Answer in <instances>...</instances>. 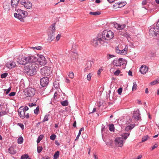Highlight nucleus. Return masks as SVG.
I'll use <instances>...</instances> for the list:
<instances>
[{
	"label": "nucleus",
	"mask_w": 159,
	"mask_h": 159,
	"mask_svg": "<svg viewBox=\"0 0 159 159\" xmlns=\"http://www.w3.org/2000/svg\"><path fill=\"white\" fill-rule=\"evenodd\" d=\"M91 43L93 46L96 47L99 44H102L104 43L102 40L101 36L98 34L96 38L91 41Z\"/></svg>",
	"instance_id": "nucleus-3"
},
{
	"label": "nucleus",
	"mask_w": 159,
	"mask_h": 159,
	"mask_svg": "<svg viewBox=\"0 0 159 159\" xmlns=\"http://www.w3.org/2000/svg\"><path fill=\"white\" fill-rule=\"evenodd\" d=\"M158 81H157V80H156L153 81H152L150 83V84L151 85H154L155 84H156L157 83H159V82H158Z\"/></svg>",
	"instance_id": "nucleus-48"
},
{
	"label": "nucleus",
	"mask_w": 159,
	"mask_h": 159,
	"mask_svg": "<svg viewBox=\"0 0 159 159\" xmlns=\"http://www.w3.org/2000/svg\"><path fill=\"white\" fill-rule=\"evenodd\" d=\"M22 16L24 18H25V17L27 15L28 13L27 12L25 11H23V12H22Z\"/></svg>",
	"instance_id": "nucleus-41"
},
{
	"label": "nucleus",
	"mask_w": 159,
	"mask_h": 159,
	"mask_svg": "<svg viewBox=\"0 0 159 159\" xmlns=\"http://www.w3.org/2000/svg\"><path fill=\"white\" fill-rule=\"evenodd\" d=\"M25 57H19L17 60V62L20 64L25 65Z\"/></svg>",
	"instance_id": "nucleus-20"
},
{
	"label": "nucleus",
	"mask_w": 159,
	"mask_h": 159,
	"mask_svg": "<svg viewBox=\"0 0 159 159\" xmlns=\"http://www.w3.org/2000/svg\"><path fill=\"white\" fill-rule=\"evenodd\" d=\"M159 29L157 27H152L149 30V34L150 35L153 37L157 36L159 34Z\"/></svg>",
	"instance_id": "nucleus-6"
},
{
	"label": "nucleus",
	"mask_w": 159,
	"mask_h": 159,
	"mask_svg": "<svg viewBox=\"0 0 159 159\" xmlns=\"http://www.w3.org/2000/svg\"><path fill=\"white\" fill-rule=\"evenodd\" d=\"M36 90L34 88H28L25 91V95L27 97L33 96L35 93Z\"/></svg>",
	"instance_id": "nucleus-5"
},
{
	"label": "nucleus",
	"mask_w": 159,
	"mask_h": 159,
	"mask_svg": "<svg viewBox=\"0 0 159 159\" xmlns=\"http://www.w3.org/2000/svg\"><path fill=\"white\" fill-rule=\"evenodd\" d=\"M29 157V155L28 154H25L21 156V159H27Z\"/></svg>",
	"instance_id": "nucleus-37"
},
{
	"label": "nucleus",
	"mask_w": 159,
	"mask_h": 159,
	"mask_svg": "<svg viewBox=\"0 0 159 159\" xmlns=\"http://www.w3.org/2000/svg\"><path fill=\"white\" fill-rule=\"evenodd\" d=\"M133 117L137 120H139L141 117L140 111L138 109H137L136 111H134L133 114Z\"/></svg>",
	"instance_id": "nucleus-12"
},
{
	"label": "nucleus",
	"mask_w": 159,
	"mask_h": 159,
	"mask_svg": "<svg viewBox=\"0 0 159 159\" xmlns=\"http://www.w3.org/2000/svg\"><path fill=\"white\" fill-rule=\"evenodd\" d=\"M100 14L101 13L99 11H96L95 12L91 11L89 12L90 14L94 16L98 15H100Z\"/></svg>",
	"instance_id": "nucleus-32"
},
{
	"label": "nucleus",
	"mask_w": 159,
	"mask_h": 159,
	"mask_svg": "<svg viewBox=\"0 0 159 159\" xmlns=\"http://www.w3.org/2000/svg\"><path fill=\"white\" fill-rule=\"evenodd\" d=\"M93 62L90 61H88L87 62L84 69V72H87L89 70H90L92 65Z\"/></svg>",
	"instance_id": "nucleus-15"
},
{
	"label": "nucleus",
	"mask_w": 159,
	"mask_h": 159,
	"mask_svg": "<svg viewBox=\"0 0 159 159\" xmlns=\"http://www.w3.org/2000/svg\"><path fill=\"white\" fill-rule=\"evenodd\" d=\"M33 48L37 50H41L42 49V47L41 46H37L34 47Z\"/></svg>",
	"instance_id": "nucleus-54"
},
{
	"label": "nucleus",
	"mask_w": 159,
	"mask_h": 159,
	"mask_svg": "<svg viewBox=\"0 0 159 159\" xmlns=\"http://www.w3.org/2000/svg\"><path fill=\"white\" fill-rule=\"evenodd\" d=\"M103 70V69H102V68H101L99 69L98 70L97 74L98 75H99L101 73V71Z\"/></svg>",
	"instance_id": "nucleus-59"
},
{
	"label": "nucleus",
	"mask_w": 159,
	"mask_h": 159,
	"mask_svg": "<svg viewBox=\"0 0 159 159\" xmlns=\"http://www.w3.org/2000/svg\"><path fill=\"white\" fill-rule=\"evenodd\" d=\"M39 107L38 106L34 110V113L37 115L39 114Z\"/></svg>",
	"instance_id": "nucleus-36"
},
{
	"label": "nucleus",
	"mask_w": 159,
	"mask_h": 159,
	"mask_svg": "<svg viewBox=\"0 0 159 159\" xmlns=\"http://www.w3.org/2000/svg\"><path fill=\"white\" fill-rule=\"evenodd\" d=\"M114 57V55H111L110 54H107V58L108 59H110L111 58H112Z\"/></svg>",
	"instance_id": "nucleus-49"
},
{
	"label": "nucleus",
	"mask_w": 159,
	"mask_h": 159,
	"mask_svg": "<svg viewBox=\"0 0 159 159\" xmlns=\"http://www.w3.org/2000/svg\"><path fill=\"white\" fill-rule=\"evenodd\" d=\"M38 59V60L37 61L39 64L41 66L45 65L47 63L45 57L43 56H41Z\"/></svg>",
	"instance_id": "nucleus-10"
},
{
	"label": "nucleus",
	"mask_w": 159,
	"mask_h": 159,
	"mask_svg": "<svg viewBox=\"0 0 159 159\" xmlns=\"http://www.w3.org/2000/svg\"><path fill=\"white\" fill-rule=\"evenodd\" d=\"M22 108V107H21L18 110V112L20 118L22 119H24L25 117V112L22 110V108Z\"/></svg>",
	"instance_id": "nucleus-17"
},
{
	"label": "nucleus",
	"mask_w": 159,
	"mask_h": 159,
	"mask_svg": "<svg viewBox=\"0 0 159 159\" xmlns=\"http://www.w3.org/2000/svg\"><path fill=\"white\" fill-rule=\"evenodd\" d=\"M11 90V88L10 87L7 89H4L5 92H6V94H8L10 92Z\"/></svg>",
	"instance_id": "nucleus-50"
},
{
	"label": "nucleus",
	"mask_w": 159,
	"mask_h": 159,
	"mask_svg": "<svg viewBox=\"0 0 159 159\" xmlns=\"http://www.w3.org/2000/svg\"><path fill=\"white\" fill-rule=\"evenodd\" d=\"M36 105L35 103H30L29 104V106L30 107H32L34 106H36Z\"/></svg>",
	"instance_id": "nucleus-62"
},
{
	"label": "nucleus",
	"mask_w": 159,
	"mask_h": 159,
	"mask_svg": "<svg viewBox=\"0 0 159 159\" xmlns=\"http://www.w3.org/2000/svg\"><path fill=\"white\" fill-rule=\"evenodd\" d=\"M59 156V151H57L54 154L53 156L54 159H57Z\"/></svg>",
	"instance_id": "nucleus-29"
},
{
	"label": "nucleus",
	"mask_w": 159,
	"mask_h": 159,
	"mask_svg": "<svg viewBox=\"0 0 159 159\" xmlns=\"http://www.w3.org/2000/svg\"><path fill=\"white\" fill-rule=\"evenodd\" d=\"M108 37L107 38V40H109L112 39L114 36V33L111 30H108Z\"/></svg>",
	"instance_id": "nucleus-21"
},
{
	"label": "nucleus",
	"mask_w": 159,
	"mask_h": 159,
	"mask_svg": "<svg viewBox=\"0 0 159 159\" xmlns=\"http://www.w3.org/2000/svg\"><path fill=\"white\" fill-rule=\"evenodd\" d=\"M135 124H134L127 126L126 127L125 130L126 131H128L129 130H131L135 126Z\"/></svg>",
	"instance_id": "nucleus-27"
},
{
	"label": "nucleus",
	"mask_w": 159,
	"mask_h": 159,
	"mask_svg": "<svg viewBox=\"0 0 159 159\" xmlns=\"http://www.w3.org/2000/svg\"><path fill=\"white\" fill-rule=\"evenodd\" d=\"M61 103L62 105L64 106H67L68 105V101L66 100L61 101Z\"/></svg>",
	"instance_id": "nucleus-30"
},
{
	"label": "nucleus",
	"mask_w": 159,
	"mask_h": 159,
	"mask_svg": "<svg viewBox=\"0 0 159 159\" xmlns=\"http://www.w3.org/2000/svg\"><path fill=\"white\" fill-rule=\"evenodd\" d=\"M30 58H29V56H28L27 57H25V64L27 63H29V60Z\"/></svg>",
	"instance_id": "nucleus-45"
},
{
	"label": "nucleus",
	"mask_w": 159,
	"mask_h": 159,
	"mask_svg": "<svg viewBox=\"0 0 159 159\" xmlns=\"http://www.w3.org/2000/svg\"><path fill=\"white\" fill-rule=\"evenodd\" d=\"M18 125H19L22 129L24 128V125L21 123H18Z\"/></svg>",
	"instance_id": "nucleus-61"
},
{
	"label": "nucleus",
	"mask_w": 159,
	"mask_h": 159,
	"mask_svg": "<svg viewBox=\"0 0 159 159\" xmlns=\"http://www.w3.org/2000/svg\"><path fill=\"white\" fill-rule=\"evenodd\" d=\"M6 67H8V68L11 69L15 66L16 64L13 61H10L7 62L6 64Z\"/></svg>",
	"instance_id": "nucleus-19"
},
{
	"label": "nucleus",
	"mask_w": 159,
	"mask_h": 159,
	"mask_svg": "<svg viewBox=\"0 0 159 159\" xmlns=\"http://www.w3.org/2000/svg\"><path fill=\"white\" fill-rule=\"evenodd\" d=\"M107 31L108 30H105L102 32V34H99V35L101 36L102 38V40L103 43L104 42V40H107V38H108V34L107 33Z\"/></svg>",
	"instance_id": "nucleus-13"
},
{
	"label": "nucleus",
	"mask_w": 159,
	"mask_h": 159,
	"mask_svg": "<svg viewBox=\"0 0 159 159\" xmlns=\"http://www.w3.org/2000/svg\"><path fill=\"white\" fill-rule=\"evenodd\" d=\"M124 63L123 59L121 58H120L119 59H115L113 62V65L116 66H120L123 65Z\"/></svg>",
	"instance_id": "nucleus-8"
},
{
	"label": "nucleus",
	"mask_w": 159,
	"mask_h": 159,
	"mask_svg": "<svg viewBox=\"0 0 159 159\" xmlns=\"http://www.w3.org/2000/svg\"><path fill=\"white\" fill-rule=\"evenodd\" d=\"M109 129L111 131H114V126L113 124H110L109 125Z\"/></svg>",
	"instance_id": "nucleus-31"
},
{
	"label": "nucleus",
	"mask_w": 159,
	"mask_h": 159,
	"mask_svg": "<svg viewBox=\"0 0 159 159\" xmlns=\"http://www.w3.org/2000/svg\"><path fill=\"white\" fill-rule=\"evenodd\" d=\"M129 135V133H125L121 135L122 137L121 138H123V140H126L127 138Z\"/></svg>",
	"instance_id": "nucleus-28"
},
{
	"label": "nucleus",
	"mask_w": 159,
	"mask_h": 159,
	"mask_svg": "<svg viewBox=\"0 0 159 159\" xmlns=\"http://www.w3.org/2000/svg\"><path fill=\"white\" fill-rule=\"evenodd\" d=\"M57 95H58V93H57V92H55V93L54 94V97H53L54 99H53V101H54V100H55V101L56 100L55 99L57 98Z\"/></svg>",
	"instance_id": "nucleus-52"
},
{
	"label": "nucleus",
	"mask_w": 159,
	"mask_h": 159,
	"mask_svg": "<svg viewBox=\"0 0 159 159\" xmlns=\"http://www.w3.org/2000/svg\"><path fill=\"white\" fill-rule=\"evenodd\" d=\"M61 37V34H58L56 37V39L57 41H59V39H60V38Z\"/></svg>",
	"instance_id": "nucleus-55"
},
{
	"label": "nucleus",
	"mask_w": 159,
	"mask_h": 159,
	"mask_svg": "<svg viewBox=\"0 0 159 159\" xmlns=\"http://www.w3.org/2000/svg\"><path fill=\"white\" fill-rule=\"evenodd\" d=\"M148 67L145 66H141L140 69V71L143 74H145L148 71Z\"/></svg>",
	"instance_id": "nucleus-18"
},
{
	"label": "nucleus",
	"mask_w": 159,
	"mask_h": 159,
	"mask_svg": "<svg viewBox=\"0 0 159 159\" xmlns=\"http://www.w3.org/2000/svg\"><path fill=\"white\" fill-rule=\"evenodd\" d=\"M56 136L55 134H52L50 137V138L51 140H54L56 138Z\"/></svg>",
	"instance_id": "nucleus-40"
},
{
	"label": "nucleus",
	"mask_w": 159,
	"mask_h": 159,
	"mask_svg": "<svg viewBox=\"0 0 159 159\" xmlns=\"http://www.w3.org/2000/svg\"><path fill=\"white\" fill-rule=\"evenodd\" d=\"M49 79L48 78L44 77L40 79V84L42 87L46 86L48 83Z\"/></svg>",
	"instance_id": "nucleus-9"
},
{
	"label": "nucleus",
	"mask_w": 159,
	"mask_h": 159,
	"mask_svg": "<svg viewBox=\"0 0 159 159\" xmlns=\"http://www.w3.org/2000/svg\"><path fill=\"white\" fill-rule=\"evenodd\" d=\"M14 16L19 20L21 22H24V18L22 16V15H20L19 14H17V13H15L14 14Z\"/></svg>",
	"instance_id": "nucleus-22"
},
{
	"label": "nucleus",
	"mask_w": 159,
	"mask_h": 159,
	"mask_svg": "<svg viewBox=\"0 0 159 159\" xmlns=\"http://www.w3.org/2000/svg\"><path fill=\"white\" fill-rule=\"evenodd\" d=\"M120 73V71L119 70H117L114 73V74L116 75H118Z\"/></svg>",
	"instance_id": "nucleus-53"
},
{
	"label": "nucleus",
	"mask_w": 159,
	"mask_h": 159,
	"mask_svg": "<svg viewBox=\"0 0 159 159\" xmlns=\"http://www.w3.org/2000/svg\"><path fill=\"white\" fill-rule=\"evenodd\" d=\"M20 0H11V6L13 8L17 7Z\"/></svg>",
	"instance_id": "nucleus-16"
},
{
	"label": "nucleus",
	"mask_w": 159,
	"mask_h": 159,
	"mask_svg": "<svg viewBox=\"0 0 159 159\" xmlns=\"http://www.w3.org/2000/svg\"><path fill=\"white\" fill-rule=\"evenodd\" d=\"M29 110V108L27 106H25L24 107L23 109H22V110H24L25 112V111Z\"/></svg>",
	"instance_id": "nucleus-57"
},
{
	"label": "nucleus",
	"mask_w": 159,
	"mask_h": 159,
	"mask_svg": "<svg viewBox=\"0 0 159 159\" xmlns=\"http://www.w3.org/2000/svg\"><path fill=\"white\" fill-rule=\"evenodd\" d=\"M115 141L116 146L120 147L122 146L123 143V138L120 137L117 138L116 139Z\"/></svg>",
	"instance_id": "nucleus-11"
},
{
	"label": "nucleus",
	"mask_w": 159,
	"mask_h": 159,
	"mask_svg": "<svg viewBox=\"0 0 159 159\" xmlns=\"http://www.w3.org/2000/svg\"><path fill=\"white\" fill-rule=\"evenodd\" d=\"M39 66L38 64H29L25 66L24 70L25 72L30 75H34L36 74Z\"/></svg>",
	"instance_id": "nucleus-1"
},
{
	"label": "nucleus",
	"mask_w": 159,
	"mask_h": 159,
	"mask_svg": "<svg viewBox=\"0 0 159 159\" xmlns=\"http://www.w3.org/2000/svg\"><path fill=\"white\" fill-rule=\"evenodd\" d=\"M30 58L29 60V64H37L36 63L38 60V58L34 56H29Z\"/></svg>",
	"instance_id": "nucleus-14"
},
{
	"label": "nucleus",
	"mask_w": 159,
	"mask_h": 159,
	"mask_svg": "<svg viewBox=\"0 0 159 159\" xmlns=\"http://www.w3.org/2000/svg\"><path fill=\"white\" fill-rule=\"evenodd\" d=\"M149 138V137L148 135H146V136H145L143 137L142 138V142H144L145 141H146Z\"/></svg>",
	"instance_id": "nucleus-39"
},
{
	"label": "nucleus",
	"mask_w": 159,
	"mask_h": 159,
	"mask_svg": "<svg viewBox=\"0 0 159 159\" xmlns=\"http://www.w3.org/2000/svg\"><path fill=\"white\" fill-rule=\"evenodd\" d=\"M0 113L1 114L2 116H3L7 114V112L6 111H2L0 112Z\"/></svg>",
	"instance_id": "nucleus-58"
},
{
	"label": "nucleus",
	"mask_w": 159,
	"mask_h": 159,
	"mask_svg": "<svg viewBox=\"0 0 159 159\" xmlns=\"http://www.w3.org/2000/svg\"><path fill=\"white\" fill-rule=\"evenodd\" d=\"M56 24V23L52 24L49 27L48 30V35L52 41L54 39V36L55 35V25Z\"/></svg>",
	"instance_id": "nucleus-2"
},
{
	"label": "nucleus",
	"mask_w": 159,
	"mask_h": 159,
	"mask_svg": "<svg viewBox=\"0 0 159 159\" xmlns=\"http://www.w3.org/2000/svg\"><path fill=\"white\" fill-rule=\"evenodd\" d=\"M122 91V88H120L118 89L117 90L118 93L120 95L121 94V93Z\"/></svg>",
	"instance_id": "nucleus-47"
},
{
	"label": "nucleus",
	"mask_w": 159,
	"mask_h": 159,
	"mask_svg": "<svg viewBox=\"0 0 159 159\" xmlns=\"http://www.w3.org/2000/svg\"><path fill=\"white\" fill-rule=\"evenodd\" d=\"M44 135L43 134L40 135L38 137L37 139L41 141L43 138Z\"/></svg>",
	"instance_id": "nucleus-51"
},
{
	"label": "nucleus",
	"mask_w": 159,
	"mask_h": 159,
	"mask_svg": "<svg viewBox=\"0 0 159 159\" xmlns=\"http://www.w3.org/2000/svg\"><path fill=\"white\" fill-rule=\"evenodd\" d=\"M115 28H116L117 29L122 30L125 27V24L120 25L116 24V25H115Z\"/></svg>",
	"instance_id": "nucleus-26"
},
{
	"label": "nucleus",
	"mask_w": 159,
	"mask_h": 159,
	"mask_svg": "<svg viewBox=\"0 0 159 159\" xmlns=\"http://www.w3.org/2000/svg\"><path fill=\"white\" fill-rule=\"evenodd\" d=\"M49 114H46L44 118L43 119V120L42 122H44L46 121H47L48 120V116H49Z\"/></svg>",
	"instance_id": "nucleus-34"
},
{
	"label": "nucleus",
	"mask_w": 159,
	"mask_h": 159,
	"mask_svg": "<svg viewBox=\"0 0 159 159\" xmlns=\"http://www.w3.org/2000/svg\"><path fill=\"white\" fill-rule=\"evenodd\" d=\"M137 88V85L136 84V82H134L133 83V86L132 87V91L136 90Z\"/></svg>",
	"instance_id": "nucleus-33"
},
{
	"label": "nucleus",
	"mask_w": 159,
	"mask_h": 159,
	"mask_svg": "<svg viewBox=\"0 0 159 159\" xmlns=\"http://www.w3.org/2000/svg\"><path fill=\"white\" fill-rule=\"evenodd\" d=\"M23 142V139L22 137H19L17 139V143H18L21 144Z\"/></svg>",
	"instance_id": "nucleus-35"
},
{
	"label": "nucleus",
	"mask_w": 159,
	"mask_h": 159,
	"mask_svg": "<svg viewBox=\"0 0 159 159\" xmlns=\"http://www.w3.org/2000/svg\"><path fill=\"white\" fill-rule=\"evenodd\" d=\"M42 159H50V157L48 156H45L43 157Z\"/></svg>",
	"instance_id": "nucleus-64"
},
{
	"label": "nucleus",
	"mask_w": 159,
	"mask_h": 159,
	"mask_svg": "<svg viewBox=\"0 0 159 159\" xmlns=\"http://www.w3.org/2000/svg\"><path fill=\"white\" fill-rule=\"evenodd\" d=\"M52 73L51 68L48 66H45L41 70V73L43 76H47Z\"/></svg>",
	"instance_id": "nucleus-4"
},
{
	"label": "nucleus",
	"mask_w": 159,
	"mask_h": 159,
	"mask_svg": "<svg viewBox=\"0 0 159 159\" xmlns=\"http://www.w3.org/2000/svg\"><path fill=\"white\" fill-rule=\"evenodd\" d=\"M8 152L10 153L11 154H15L16 153V151L13 147H11L8 149Z\"/></svg>",
	"instance_id": "nucleus-23"
},
{
	"label": "nucleus",
	"mask_w": 159,
	"mask_h": 159,
	"mask_svg": "<svg viewBox=\"0 0 159 159\" xmlns=\"http://www.w3.org/2000/svg\"><path fill=\"white\" fill-rule=\"evenodd\" d=\"M69 76L70 78L71 79H73L74 77V74L73 72H70L69 74Z\"/></svg>",
	"instance_id": "nucleus-44"
},
{
	"label": "nucleus",
	"mask_w": 159,
	"mask_h": 159,
	"mask_svg": "<svg viewBox=\"0 0 159 159\" xmlns=\"http://www.w3.org/2000/svg\"><path fill=\"white\" fill-rule=\"evenodd\" d=\"M7 73H5L3 74H2L1 75V77L2 78H5L7 75Z\"/></svg>",
	"instance_id": "nucleus-43"
},
{
	"label": "nucleus",
	"mask_w": 159,
	"mask_h": 159,
	"mask_svg": "<svg viewBox=\"0 0 159 159\" xmlns=\"http://www.w3.org/2000/svg\"><path fill=\"white\" fill-rule=\"evenodd\" d=\"M24 7L27 9H30L32 7V3L29 1H26L24 5Z\"/></svg>",
	"instance_id": "nucleus-24"
},
{
	"label": "nucleus",
	"mask_w": 159,
	"mask_h": 159,
	"mask_svg": "<svg viewBox=\"0 0 159 159\" xmlns=\"http://www.w3.org/2000/svg\"><path fill=\"white\" fill-rule=\"evenodd\" d=\"M128 47L126 46L125 48L122 50H120L119 49L118 47L115 48L116 52V53L122 55H126L128 52Z\"/></svg>",
	"instance_id": "nucleus-7"
},
{
	"label": "nucleus",
	"mask_w": 159,
	"mask_h": 159,
	"mask_svg": "<svg viewBox=\"0 0 159 159\" xmlns=\"http://www.w3.org/2000/svg\"><path fill=\"white\" fill-rule=\"evenodd\" d=\"M71 55L73 56H74L73 57V58H75V59H76V57H77V56H78V54L76 52H72V53L71 54Z\"/></svg>",
	"instance_id": "nucleus-46"
},
{
	"label": "nucleus",
	"mask_w": 159,
	"mask_h": 159,
	"mask_svg": "<svg viewBox=\"0 0 159 159\" xmlns=\"http://www.w3.org/2000/svg\"><path fill=\"white\" fill-rule=\"evenodd\" d=\"M26 1L25 0H21L20 3L21 4L24 5L25 3H26Z\"/></svg>",
	"instance_id": "nucleus-56"
},
{
	"label": "nucleus",
	"mask_w": 159,
	"mask_h": 159,
	"mask_svg": "<svg viewBox=\"0 0 159 159\" xmlns=\"http://www.w3.org/2000/svg\"><path fill=\"white\" fill-rule=\"evenodd\" d=\"M3 7L5 10H9L10 8V4L7 2H4L3 4Z\"/></svg>",
	"instance_id": "nucleus-25"
},
{
	"label": "nucleus",
	"mask_w": 159,
	"mask_h": 159,
	"mask_svg": "<svg viewBox=\"0 0 159 159\" xmlns=\"http://www.w3.org/2000/svg\"><path fill=\"white\" fill-rule=\"evenodd\" d=\"M16 94V93L15 92H12L11 93L9 94V95L10 96H13L15 95Z\"/></svg>",
	"instance_id": "nucleus-60"
},
{
	"label": "nucleus",
	"mask_w": 159,
	"mask_h": 159,
	"mask_svg": "<svg viewBox=\"0 0 159 159\" xmlns=\"http://www.w3.org/2000/svg\"><path fill=\"white\" fill-rule=\"evenodd\" d=\"M43 147L42 146H39L37 147V152L38 153H40L43 150Z\"/></svg>",
	"instance_id": "nucleus-38"
},
{
	"label": "nucleus",
	"mask_w": 159,
	"mask_h": 159,
	"mask_svg": "<svg viewBox=\"0 0 159 159\" xmlns=\"http://www.w3.org/2000/svg\"><path fill=\"white\" fill-rule=\"evenodd\" d=\"M92 74L91 73H89L87 75V78L88 80L90 81L91 79Z\"/></svg>",
	"instance_id": "nucleus-42"
},
{
	"label": "nucleus",
	"mask_w": 159,
	"mask_h": 159,
	"mask_svg": "<svg viewBox=\"0 0 159 159\" xmlns=\"http://www.w3.org/2000/svg\"><path fill=\"white\" fill-rule=\"evenodd\" d=\"M126 38L127 39L128 41H130L131 40V38L130 36V35L129 34L128 35V36H127Z\"/></svg>",
	"instance_id": "nucleus-63"
}]
</instances>
